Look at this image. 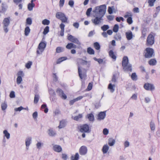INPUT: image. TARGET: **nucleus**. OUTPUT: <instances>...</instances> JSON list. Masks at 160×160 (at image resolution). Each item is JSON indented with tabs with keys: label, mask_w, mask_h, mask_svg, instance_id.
Instances as JSON below:
<instances>
[{
	"label": "nucleus",
	"mask_w": 160,
	"mask_h": 160,
	"mask_svg": "<svg viewBox=\"0 0 160 160\" xmlns=\"http://www.w3.org/2000/svg\"><path fill=\"white\" fill-rule=\"evenodd\" d=\"M56 18L60 20L62 22L60 25L59 27L61 30L60 34L61 36H63L64 35L65 25L62 23H68V18L66 17L65 14L61 12H57L56 14Z\"/></svg>",
	"instance_id": "1"
},
{
	"label": "nucleus",
	"mask_w": 160,
	"mask_h": 160,
	"mask_svg": "<svg viewBox=\"0 0 160 160\" xmlns=\"http://www.w3.org/2000/svg\"><path fill=\"white\" fill-rule=\"evenodd\" d=\"M155 35V33L152 32H151L148 35L146 42L147 46H151L154 44Z\"/></svg>",
	"instance_id": "2"
},
{
	"label": "nucleus",
	"mask_w": 160,
	"mask_h": 160,
	"mask_svg": "<svg viewBox=\"0 0 160 160\" xmlns=\"http://www.w3.org/2000/svg\"><path fill=\"white\" fill-rule=\"evenodd\" d=\"M106 10V7L105 5H103L99 6L96 7L93 12L102 17L105 14Z\"/></svg>",
	"instance_id": "3"
},
{
	"label": "nucleus",
	"mask_w": 160,
	"mask_h": 160,
	"mask_svg": "<svg viewBox=\"0 0 160 160\" xmlns=\"http://www.w3.org/2000/svg\"><path fill=\"white\" fill-rule=\"evenodd\" d=\"M144 56L146 58H150L154 56L153 49L150 48H146L144 52Z\"/></svg>",
	"instance_id": "4"
},
{
	"label": "nucleus",
	"mask_w": 160,
	"mask_h": 160,
	"mask_svg": "<svg viewBox=\"0 0 160 160\" xmlns=\"http://www.w3.org/2000/svg\"><path fill=\"white\" fill-rule=\"evenodd\" d=\"M78 128L80 132L82 133H89L91 131L89 125L87 124H84L78 126Z\"/></svg>",
	"instance_id": "5"
},
{
	"label": "nucleus",
	"mask_w": 160,
	"mask_h": 160,
	"mask_svg": "<svg viewBox=\"0 0 160 160\" xmlns=\"http://www.w3.org/2000/svg\"><path fill=\"white\" fill-rule=\"evenodd\" d=\"M10 17L5 18L4 19L2 22L3 30L6 33H7L8 31V27L10 24Z\"/></svg>",
	"instance_id": "6"
},
{
	"label": "nucleus",
	"mask_w": 160,
	"mask_h": 160,
	"mask_svg": "<svg viewBox=\"0 0 160 160\" xmlns=\"http://www.w3.org/2000/svg\"><path fill=\"white\" fill-rule=\"evenodd\" d=\"M46 46V44L44 42H40L38 46L37 50V54L38 55H40L44 51Z\"/></svg>",
	"instance_id": "7"
},
{
	"label": "nucleus",
	"mask_w": 160,
	"mask_h": 160,
	"mask_svg": "<svg viewBox=\"0 0 160 160\" xmlns=\"http://www.w3.org/2000/svg\"><path fill=\"white\" fill-rule=\"evenodd\" d=\"M67 39L68 40L73 43L78 45L80 44V43L78 39L71 35L68 34Z\"/></svg>",
	"instance_id": "8"
},
{
	"label": "nucleus",
	"mask_w": 160,
	"mask_h": 160,
	"mask_svg": "<svg viewBox=\"0 0 160 160\" xmlns=\"http://www.w3.org/2000/svg\"><path fill=\"white\" fill-rule=\"evenodd\" d=\"M144 88L148 91H152L155 89L154 85L151 83H146L144 84L143 86Z\"/></svg>",
	"instance_id": "9"
},
{
	"label": "nucleus",
	"mask_w": 160,
	"mask_h": 160,
	"mask_svg": "<svg viewBox=\"0 0 160 160\" xmlns=\"http://www.w3.org/2000/svg\"><path fill=\"white\" fill-rule=\"evenodd\" d=\"M88 149L87 147L85 146H81L79 149V153L82 155L86 154L87 152Z\"/></svg>",
	"instance_id": "10"
},
{
	"label": "nucleus",
	"mask_w": 160,
	"mask_h": 160,
	"mask_svg": "<svg viewBox=\"0 0 160 160\" xmlns=\"http://www.w3.org/2000/svg\"><path fill=\"white\" fill-rule=\"evenodd\" d=\"M53 150L55 152H60L62 151L61 147L58 145H54L53 146Z\"/></svg>",
	"instance_id": "11"
},
{
	"label": "nucleus",
	"mask_w": 160,
	"mask_h": 160,
	"mask_svg": "<svg viewBox=\"0 0 160 160\" xmlns=\"http://www.w3.org/2000/svg\"><path fill=\"white\" fill-rule=\"evenodd\" d=\"M36 1V0H31L30 3L28 4V10L31 11L32 10L33 8L35 7V4L33 3V2Z\"/></svg>",
	"instance_id": "12"
},
{
	"label": "nucleus",
	"mask_w": 160,
	"mask_h": 160,
	"mask_svg": "<svg viewBox=\"0 0 160 160\" xmlns=\"http://www.w3.org/2000/svg\"><path fill=\"white\" fill-rule=\"evenodd\" d=\"M125 65V66H122L124 71L132 72V67L131 65L128 63V64H126Z\"/></svg>",
	"instance_id": "13"
},
{
	"label": "nucleus",
	"mask_w": 160,
	"mask_h": 160,
	"mask_svg": "<svg viewBox=\"0 0 160 160\" xmlns=\"http://www.w3.org/2000/svg\"><path fill=\"white\" fill-rule=\"evenodd\" d=\"M109 56L114 61H115L117 58L116 52H114L112 50H110L109 52Z\"/></svg>",
	"instance_id": "14"
},
{
	"label": "nucleus",
	"mask_w": 160,
	"mask_h": 160,
	"mask_svg": "<svg viewBox=\"0 0 160 160\" xmlns=\"http://www.w3.org/2000/svg\"><path fill=\"white\" fill-rule=\"evenodd\" d=\"M125 35L127 39L128 40L132 39L134 36L132 32L130 31L126 32Z\"/></svg>",
	"instance_id": "15"
},
{
	"label": "nucleus",
	"mask_w": 160,
	"mask_h": 160,
	"mask_svg": "<svg viewBox=\"0 0 160 160\" xmlns=\"http://www.w3.org/2000/svg\"><path fill=\"white\" fill-rule=\"evenodd\" d=\"M102 20V17H96L94 19L92 20L93 23L95 25L99 24Z\"/></svg>",
	"instance_id": "16"
},
{
	"label": "nucleus",
	"mask_w": 160,
	"mask_h": 160,
	"mask_svg": "<svg viewBox=\"0 0 160 160\" xmlns=\"http://www.w3.org/2000/svg\"><path fill=\"white\" fill-rule=\"evenodd\" d=\"M106 116L105 112H101L98 114V119L102 120L104 119Z\"/></svg>",
	"instance_id": "17"
},
{
	"label": "nucleus",
	"mask_w": 160,
	"mask_h": 160,
	"mask_svg": "<svg viewBox=\"0 0 160 160\" xmlns=\"http://www.w3.org/2000/svg\"><path fill=\"white\" fill-rule=\"evenodd\" d=\"M128 59L127 56H124L122 58V66H125L126 64L128 63Z\"/></svg>",
	"instance_id": "18"
},
{
	"label": "nucleus",
	"mask_w": 160,
	"mask_h": 160,
	"mask_svg": "<svg viewBox=\"0 0 160 160\" xmlns=\"http://www.w3.org/2000/svg\"><path fill=\"white\" fill-rule=\"evenodd\" d=\"M66 125V121L65 120H62L60 121L59 125L58 126L59 129H61L64 127Z\"/></svg>",
	"instance_id": "19"
},
{
	"label": "nucleus",
	"mask_w": 160,
	"mask_h": 160,
	"mask_svg": "<svg viewBox=\"0 0 160 160\" xmlns=\"http://www.w3.org/2000/svg\"><path fill=\"white\" fill-rule=\"evenodd\" d=\"M66 48L67 49H70L72 48H76V46L72 43H70L67 44L66 46Z\"/></svg>",
	"instance_id": "20"
},
{
	"label": "nucleus",
	"mask_w": 160,
	"mask_h": 160,
	"mask_svg": "<svg viewBox=\"0 0 160 160\" xmlns=\"http://www.w3.org/2000/svg\"><path fill=\"white\" fill-rule=\"evenodd\" d=\"M48 132V135L51 137L55 136L56 134V132L53 130L52 128H50L49 129Z\"/></svg>",
	"instance_id": "21"
},
{
	"label": "nucleus",
	"mask_w": 160,
	"mask_h": 160,
	"mask_svg": "<svg viewBox=\"0 0 160 160\" xmlns=\"http://www.w3.org/2000/svg\"><path fill=\"white\" fill-rule=\"evenodd\" d=\"M86 117L90 121H93L94 119V115L92 113L88 114L86 115Z\"/></svg>",
	"instance_id": "22"
},
{
	"label": "nucleus",
	"mask_w": 160,
	"mask_h": 160,
	"mask_svg": "<svg viewBox=\"0 0 160 160\" xmlns=\"http://www.w3.org/2000/svg\"><path fill=\"white\" fill-rule=\"evenodd\" d=\"M78 72L79 76L81 79H82L83 78L86 76L85 74H82V70L79 67H78Z\"/></svg>",
	"instance_id": "23"
},
{
	"label": "nucleus",
	"mask_w": 160,
	"mask_h": 160,
	"mask_svg": "<svg viewBox=\"0 0 160 160\" xmlns=\"http://www.w3.org/2000/svg\"><path fill=\"white\" fill-rule=\"evenodd\" d=\"M83 115L82 114H79L78 115L75 116L74 117H72V118L75 121H78L80 119L82 118Z\"/></svg>",
	"instance_id": "24"
},
{
	"label": "nucleus",
	"mask_w": 160,
	"mask_h": 160,
	"mask_svg": "<svg viewBox=\"0 0 160 160\" xmlns=\"http://www.w3.org/2000/svg\"><path fill=\"white\" fill-rule=\"evenodd\" d=\"M109 147L108 145H106L103 146L102 151L103 154H105L109 150Z\"/></svg>",
	"instance_id": "25"
},
{
	"label": "nucleus",
	"mask_w": 160,
	"mask_h": 160,
	"mask_svg": "<svg viewBox=\"0 0 160 160\" xmlns=\"http://www.w3.org/2000/svg\"><path fill=\"white\" fill-rule=\"evenodd\" d=\"M67 58L66 57H63L59 58L57 60L56 63L57 64L60 63L62 62L67 59Z\"/></svg>",
	"instance_id": "26"
},
{
	"label": "nucleus",
	"mask_w": 160,
	"mask_h": 160,
	"mask_svg": "<svg viewBox=\"0 0 160 160\" xmlns=\"http://www.w3.org/2000/svg\"><path fill=\"white\" fill-rule=\"evenodd\" d=\"M157 61L155 59H150L148 61V63L150 65L154 66L156 64Z\"/></svg>",
	"instance_id": "27"
},
{
	"label": "nucleus",
	"mask_w": 160,
	"mask_h": 160,
	"mask_svg": "<svg viewBox=\"0 0 160 160\" xmlns=\"http://www.w3.org/2000/svg\"><path fill=\"white\" fill-rule=\"evenodd\" d=\"M31 138H26V141H25V144L27 148V149L28 148H27L30 145V144L31 143Z\"/></svg>",
	"instance_id": "28"
},
{
	"label": "nucleus",
	"mask_w": 160,
	"mask_h": 160,
	"mask_svg": "<svg viewBox=\"0 0 160 160\" xmlns=\"http://www.w3.org/2000/svg\"><path fill=\"white\" fill-rule=\"evenodd\" d=\"M87 52L89 54H94L95 52L94 50L91 47L88 48L87 49Z\"/></svg>",
	"instance_id": "29"
},
{
	"label": "nucleus",
	"mask_w": 160,
	"mask_h": 160,
	"mask_svg": "<svg viewBox=\"0 0 160 160\" xmlns=\"http://www.w3.org/2000/svg\"><path fill=\"white\" fill-rule=\"evenodd\" d=\"M79 155L78 153H76L74 156H72L71 157V160H78Z\"/></svg>",
	"instance_id": "30"
},
{
	"label": "nucleus",
	"mask_w": 160,
	"mask_h": 160,
	"mask_svg": "<svg viewBox=\"0 0 160 160\" xmlns=\"http://www.w3.org/2000/svg\"><path fill=\"white\" fill-rule=\"evenodd\" d=\"M115 143V140L112 138H110L108 139V145L112 146L114 145Z\"/></svg>",
	"instance_id": "31"
},
{
	"label": "nucleus",
	"mask_w": 160,
	"mask_h": 160,
	"mask_svg": "<svg viewBox=\"0 0 160 160\" xmlns=\"http://www.w3.org/2000/svg\"><path fill=\"white\" fill-rule=\"evenodd\" d=\"M93 47L95 49L97 50H99L100 48V46L98 42H94L93 44Z\"/></svg>",
	"instance_id": "32"
},
{
	"label": "nucleus",
	"mask_w": 160,
	"mask_h": 160,
	"mask_svg": "<svg viewBox=\"0 0 160 160\" xmlns=\"http://www.w3.org/2000/svg\"><path fill=\"white\" fill-rule=\"evenodd\" d=\"M64 51V48L61 47H57L56 49V52L57 53H59L62 52Z\"/></svg>",
	"instance_id": "33"
},
{
	"label": "nucleus",
	"mask_w": 160,
	"mask_h": 160,
	"mask_svg": "<svg viewBox=\"0 0 160 160\" xmlns=\"http://www.w3.org/2000/svg\"><path fill=\"white\" fill-rule=\"evenodd\" d=\"M39 96L38 94H35V95L34 100V104H37L38 101L39 99Z\"/></svg>",
	"instance_id": "34"
},
{
	"label": "nucleus",
	"mask_w": 160,
	"mask_h": 160,
	"mask_svg": "<svg viewBox=\"0 0 160 160\" xmlns=\"http://www.w3.org/2000/svg\"><path fill=\"white\" fill-rule=\"evenodd\" d=\"M131 78L133 81H136L138 79L137 76L135 72L132 73L131 75Z\"/></svg>",
	"instance_id": "35"
},
{
	"label": "nucleus",
	"mask_w": 160,
	"mask_h": 160,
	"mask_svg": "<svg viewBox=\"0 0 160 160\" xmlns=\"http://www.w3.org/2000/svg\"><path fill=\"white\" fill-rule=\"evenodd\" d=\"M30 30L29 28L28 27H27L25 29V35L26 36L28 35L30 32Z\"/></svg>",
	"instance_id": "36"
},
{
	"label": "nucleus",
	"mask_w": 160,
	"mask_h": 160,
	"mask_svg": "<svg viewBox=\"0 0 160 160\" xmlns=\"http://www.w3.org/2000/svg\"><path fill=\"white\" fill-rule=\"evenodd\" d=\"M147 29L145 28H143L142 31V36L141 38H144L146 35Z\"/></svg>",
	"instance_id": "37"
},
{
	"label": "nucleus",
	"mask_w": 160,
	"mask_h": 160,
	"mask_svg": "<svg viewBox=\"0 0 160 160\" xmlns=\"http://www.w3.org/2000/svg\"><path fill=\"white\" fill-rule=\"evenodd\" d=\"M49 27L48 26H47L44 29L43 33L44 35H46L49 32Z\"/></svg>",
	"instance_id": "38"
},
{
	"label": "nucleus",
	"mask_w": 160,
	"mask_h": 160,
	"mask_svg": "<svg viewBox=\"0 0 160 160\" xmlns=\"http://www.w3.org/2000/svg\"><path fill=\"white\" fill-rule=\"evenodd\" d=\"M50 23V21L46 19H44L42 21V23L44 25H48Z\"/></svg>",
	"instance_id": "39"
},
{
	"label": "nucleus",
	"mask_w": 160,
	"mask_h": 160,
	"mask_svg": "<svg viewBox=\"0 0 160 160\" xmlns=\"http://www.w3.org/2000/svg\"><path fill=\"white\" fill-rule=\"evenodd\" d=\"M41 108L42 109H45L44 110V112L45 113H47L48 111V109L47 107V105L46 104H43L41 106Z\"/></svg>",
	"instance_id": "40"
},
{
	"label": "nucleus",
	"mask_w": 160,
	"mask_h": 160,
	"mask_svg": "<svg viewBox=\"0 0 160 160\" xmlns=\"http://www.w3.org/2000/svg\"><path fill=\"white\" fill-rule=\"evenodd\" d=\"M3 133L4 135V136L6 137L7 139H8L9 138L10 134L7 130H4L3 131Z\"/></svg>",
	"instance_id": "41"
},
{
	"label": "nucleus",
	"mask_w": 160,
	"mask_h": 160,
	"mask_svg": "<svg viewBox=\"0 0 160 160\" xmlns=\"http://www.w3.org/2000/svg\"><path fill=\"white\" fill-rule=\"evenodd\" d=\"M132 14L130 12H127L124 16V18H128L129 17H132Z\"/></svg>",
	"instance_id": "42"
},
{
	"label": "nucleus",
	"mask_w": 160,
	"mask_h": 160,
	"mask_svg": "<svg viewBox=\"0 0 160 160\" xmlns=\"http://www.w3.org/2000/svg\"><path fill=\"white\" fill-rule=\"evenodd\" d=\"M92 85L93 83L92 82L89 83L88 85L87 88L86 89V90L88 91L91 90L92 88Z\"/></svg>",
	"instance_id": "43"
},
{
	"label": "nucleus",
	"mask_w": 160,
	"mask_h": 160,
	"mask_svg": "<svg viewBox=\"0 0 160 160\" xmlns=\"http://www.w3.org/2000/svg\"><path fill=\"white\" fill-rule=\"evenodd\" d=\"M156 1V0H148V2L149 4V6L150 7L153 6L154 3Z\"/></svg>",
	"instance_id": "44"
},
{
	"label": "nucleus",
	"mask_w": 160,
	"mask_h": 160,
	"mask_svg": "<svg viewBox=\"0 0 160 160\" xmlns=\"http://www.w3.org/2000/svg\"><path fill=\"white\" fill-rule=\"evenodd\" d=\"M22 81V78L21 76H18L17 79V84H19Z\"/></svg>",
	"instance_id": "45"
},
{
	"label": "nucleus",
	"mask_w": 160,
	"mask_h": 160,
	"mask_svg": "<svg viewBox=\"0 0 160 160\" xmlns=\"http://www.w3.org/2000/svg\"><path fill=\"white\" fill-rule=\"evenodd\" d=\"M119 29V26L118 24H115L114 25L113 30L114 32H118Z\"/></svg>",
	"instance_id": "46"
},
{
	"label": "nucleus",
	"mask_w": 160,
	"mask_h": 160,
	"mask_svg": "<svg viewBox=\"0 0 160 160\" xmlns=\"http://www.w3.org/2000/svg\"><path fill=\"white\" fill-rule=\"evenodd\" d=\"M114 85H112V84L110 83L108 86V88L112 92H113L114 91V89L113 88V86Z\"/></svg>",
	"instance_id": "47"
},
{
	"label": "nucleus",
	"mask_w": 160,
	"mask_h": 160,
	"mask_svg": "<svg viewBox=\"0 0 160 160\" xmlns=\"http://www.w3.org/2000/svg\"><path fill=\"white\" fill-rule=\"evenodd\" d=\"M122 37L119 34H116L114 36V38L116 40H120Z\"/></svg>",
	"instance_id": "48"
},
{
	"label": "nucleus",
	"mask_w": 160,
	"mask_h": 160,
	"mask_svg": "<svg viewBox=\"0 0 160 160\" xmlns=\"http://www.w3.org/2000/svg\"><path fill=\"white\" fill-rule=\"evenodd\" d=\"M32 64V62L31 61H28L25 65L26 67L28 68H29Z\"/></svg>",
	"instance_id": "49"
},
{
	"label": "nucleus",
	"mask_w": 160,
	"mask_h": 160,
	"mask_svg": "<svg viewBox=\"0 0 160 160\" xmlns=\"http://www.w3.org/2000/svg\"><path fill=\"white\" fill-rule=\"evenodd\" d=\"M127 22L129 24H131L133 22L132 17H129L128 18L127 20Z\"/></svg>",
	"instance_id": "50"
},
{
	"label": "nucleus",
	"mask_w": 160,
	"mask_h": 160,
	"mask_svg": "<svg viewBox=\"0 0 160 160\" xmlns=\"http://www.w3.org/2000/svg\"><path fill=\"white\" fill-rule=\"evenodd\" d=\"M92 10V8H89L87 10L86 12V14L88 16H90L91 12Z\"/></svg>",
	"instance_id": "51"
},
{
	"label": "nucleus",
	"mask_w": 160,
	"mask_h": 160,
	"mask_svg": "<svg viewBox=\"0 0 160 160\" xmlns=\"http://www.w3.org/2000/svg\"><path fill=\"white\" fill-rule=\"evenodd\" d=\"M7 108V105L5 103H2L1 104V108L2 110H5Z\"/></svg>",
	"instance_id": "52"
},
{
	"label": "nucleus",
	"mask_w": 160,
	"mask_h": 160,
	"mask_svg": "<svg viewBox=\"0 0 160 160\" xmlns=\"http://www.w3.org/2000/svg\"><path fill=\"white\" fill-rule=\"evenodd\" d=\"M109 28V27L108 25H104L101 27L102 29L104 31L107 30Z\"/></svg>",
	"instance_id": "53"
},
{
	"label": "nucleus",
	"mask_w": 160,
	"mask_h": 160,
	"mask_svg": "<svg viewBox=\"0 0 160 160\" xmlns=\"http://www.w3.org/2000/svg\"><path fill=\"white\" fill-rule=\"evenodd\" d=\"M26 23L27 24L30 25L32 23V20L31 18H28L26 20Z\"/></svg>",
	"instance_id": "54"
},
{
	"label": "nucleus",
	"mask_w": 160,
	"mask_h": 160,
	"mask_svg": "<svg viewBox=\"0 0 160 160\" xmlns=\"http://www.w3.org/2000/svg\"><path fill=\"white\" fill-rule=\"evenodd\" d=\"M94 59L95 60L97 61L99 64L102 63L103 62V60L102 59H97L96 58H94Z\"/></svg>",
	"instance_id": "55"
},
{
	"label": "nucleus",
	"mask_w": 160,
	"mask_h": 160,
	"mask_svg": "<svg viewBox=\"0 0 160 160\" xmlns=\"http://www.w3.org/2000/svg\"><path fill=\"white\" fill-rule=\"evenodd\" d=\"M56 92L57 93H58L59 94V95H62V94L63 93V91L60 88H58L56 91Z\"/></svg>",
	"instance_id": "56"
},
{
	"label": "nucleus",
	"mask_w": 160,
	"mask_h": 160,
	"mask_svg": "<svg viewBox=\"0 0 160 160\" xmlns=\"http://www.w3.org/2000/svg\"><path fill=\"white\" fill-rule=\"evenodd\" d=\"M117 79V75L116 74H113V75L112 79V82H115L116 81Z\"/></svg>",
	"instance_id": "57"
},
{
	"label": "nucleus",
	"mask_w": 160,
	"mask_h": 160,
	"mask_svg": "<svg viewBox=\"0 0 160 160\" xmlns=\"http://www.w3.org/2000/svg\"><path fill=\"white\" fill-rule=\"evenodd\" d=\"M116 20L118 22H120L121 21H124V19L122 17H117L116 18Z\"/></svg>",
	"instance_id": "58"
},
{
	"label": "nucleus",
	"mask_w": 160,
	"mask_h": 160,
	"mask_svg": "<svg viewBox=\"0 0 160 160\" xmlns=\"http://www.w3.org/2000/svg\"><path fill=\"white\" fill-rule=\"evenodd\" d=\"M62 158L64 160H66L68 158V156L67 154L65 153H62Z\"/></svg>",
	"instance_id": "59"
},
{
	"label": "nucleus",
	"mask_w": 160,
	"mask_h": 160,
	"mask_svg": "<svg viewBox=\"0 0 160 160\" xmlns=\"http://www.w3.org/2000/svg\"><path fill=\"white\" fill-rule=\"evenodd\" d=\"M24 109V108L22 106H20L18 108H15V111H20L21 110Z\"/></svg>",
	"instance_id": "60"
},
{
	"label": "nucleus",
	"mask_w": 160,
	"mask_h": 160,
	"mask_svg": "<svg viewBox=\"0 0 160 160\" xmlns=\"http://www.w3.org/2000/svg\"><path fill=\"white\" fill-rule=\"evenodd\" d=\"M9 96L11 98H14L15 97V95L14 91H11L10 93Z\"/></svg>",
	"instance_id": "61"
},
{
	"label": "nucleus",
	"mask_w": 160,
	"mask_h": 160,
	"mask_svg": "<svg viewBox=\"0 0 160 160\" xmlns=\"http://www.w3.org/2000/svg\"><path fill=\"white\" fill-rule=\"evenodd\" d=\"M65 0H60L59 1V6L62 7L64 4Z\"/></svg>",
	"instance_id": "62"
},
{
	"label": "nucleus",
	"mask_w": 160,
	"mask_h": 160,
	"mask_svg": "<svg viewBox=\"0 0 160 160\" xmlns=\"http://www.w3.org/2000/svg\"><path fill=\"white\" fill-rule=\"evenodd\" d=\"M150 126L151 130H154L155 129V126L154 123L151 122L150 123Z\"/></svg>",
	"instance_id": "63"
},
{
	"label": "nucleus",
	"mask_w": 160,
	"mask_h": 160,
	"mask_svg": "<svg viewBox=\"0 0 160 160\" xmlns=\"http://www.w3.org/2000/svg\"><path fill=\"white\" fill-rule=\"evenodd\" d=\"M103 132L104 135H107L108 133V130L107 128H104L103 130Z\"/></svg>",
	"instance_id": "64"
}]
</instances>
